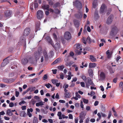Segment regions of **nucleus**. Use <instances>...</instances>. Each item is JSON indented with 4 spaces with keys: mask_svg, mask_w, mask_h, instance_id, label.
<instances>
[{
    "mask_svg": "<svg viewBox=\"0 0 123 123\" xmlns=\"http://www.w3.org/2000/svg\"><path fill=\"white\" fill-rule=\"evenodd\" d=\"M118 31V29L116 26H114L112 27L111 31L110 32V35L113 36L116 35L117 34Z\"/></svg>",
    "mask_w": 123,
    "mask_h": 123,
    "instance_id": "1",
    "label": "nucleus"
},
{
    "mask_svg": "<svg viewBox=\"0 0 123 123\" xmlns=\"http://www.w3.org/2000/svg\"><path fill=\"white\" fill-rule=\"evenodd\" d=\"M12 11L10 10H7L4 12V16L7 18H9L12 16Z\"/></svg>",
    "mask_w": 123,
    "mask_h": 123,
    "instance_id": "2",
    "label": "nucleus"
},
{
    "mask_svg": "<svg viewBox=\"0 0 123 123\" xmlns=\"http://www.w3.org/2000/svg\"><path fill=\"white\" fill-rule=\"evenodd\" d=\"M71 35L69 32H66L64 34V38L67 40H69L71 38Z\"/></svg>",
    "mask_w": 123,
    "mask_h": 123,
    "instance_id": "3",
    "label": "nucleus"
},
{
    "mask_svg": "<svg viewBox=\"0 0 123 123\" xmlns=\"http://www.w3.org/2000/svg\"><path fill=\"white\" fill-rule=\"evenodd\" d=\"M37 18L40 19L42 18L43 17V13L42 11L39 10L37 12Z\"/></svg>",
    "mask_w": 123,
    "mask_h": 123,
    "instance_id": "4",
    "label": "nucleus"
},
{
    "mask_svg": "<svg viewBox=\"0 0 123 123\" xmlns=\"http://www.w3.org/2000/svg\"><path fill=\"white\" fill-rule=\"evenodd\" d=\"M15 79L13 78L8 79L7 78H4L3 79V81L5 83H11L13 82Z\"/></svg>",
    "mask_w": 123,
    "mask_h": 123,
    "instance_id": "5",
    "label": "nucleus"
},
{
    "mask_svg": "<svg viewBox=\"0 0 123 123\" xmlns=\"http://www.w3.org/2000/svg\"><path fill=\"white\" fill-rule=\"evenodd\" d=\"M74 4L76 6L81 9L82 8V4L81 2L78 0H76L74 2Z\"/></svg>",
    "mask_w": 123,
    "mask_h": 123,
    "instance_id": "6",
    "label": "nucleus"
},
{
    "mask_svg": "<svg viewBox=\"0 0 123 123\" xmlns=\"http://www.w3.org/2000/svg\"><path fill=\"white\" fill-rule=\"evenodd\" d=\"M113 17V15H110L107 19L106 23L108 25L110 24L112 21Z\"/></svg>",
    "mask_w": 123,
    "mask_h": 123,
    "instance_id": "7",
    "label": "nucleus"
},
{
    "mask_svg": "<svg viewBox=\"0 0 123 123\" xmlns=\"http://www.w3.org/2000/svg\"><path fill=\"white\" fill-rule=\"evenodd\" d=\"M30 32V30L29 28H26L24 30L23 33V35L25 36L29 35Z\"/></svg>",
    "mask_w": 123,
    "mask_h": 123,
    "instance_id": "8",
    "label": "nucleus"
},
{
    "mask_svg": "<svg viewBox=\"0 0 123 123\" xmlns=\"http://www.w3.org/2000/svg\"><path fill=\"white\" fill-rule=\"evenodd\" d=\"M75 17L78 19H80L83 17V12H79L75 14Z\"/></svg>",
    "mask_w": 123,
    "mask_h": 123,
    "instance_id": "9",
    "label": "nucleus"
},
{
    "mask_svg": "<svg viewBox=\"0 0 123 123\" xmlns=\"http://www.w3.org/2000/svg\"><path fill=\"white\" fill-rule=\"evenodd\" d=\"M105 7V4H103L102 5L99 11L100 13H102L103 12Z\"/></svg>",
    "mask_w": 123,
    "mask_h": 123,
    "instance_id": "10",
    "label": "nucleus"
},
{
    "mask_svg": "<svg viewBox=\"0 0 123 123\" xmlns=\"http://www.w3.org/2000/svg\"><path fill=\"white\" fill-rule=\"evenodd\" d=\"M31 59L30 58H25L22 60V64L24 65H25L27 64L28 62V59Z\"/></svg>",
    "mask_w": 123,
    "mask_h": 123,
    "instance_id": "11",
    "label": "nucleus"
},
{
    "mask_svg": "<svg viewBox=\"0 0 123 123\" xmlns=\"http://www.w3.org/2000/svg\"><path fill=\"white\" fill-rule=\"evenodd\" d=\"M49 6L48 5L44 4H43L42 6V8L44 10H48L49 9Z\"/></svg>",
    "mask_w": 123,
    "mask_h": 123,
    "instance_id": "12",
    "label": "nucleus"
},
{
    "mask_svg": "<svg viewBox=\"0 0 123 123\" xmlns=\"http://www.w3.org/2000/svg\"><path fill=\"white\" fill-rule=\"evenodd\" d=\"M86 115V114L83 112H82L80 114L79 116L80 118V119H84L85 118V116Z\"/></svg>",
    "mask_w": 123,
    "mask_h": 123,
    "instance_id": "13",
    "label": "nucleus"
},
{
    "mask_svg": "<svg viewBox=\"0 0 123 123\" xmlns=\"http://www.w3.org/2000/svg\"><path fill=\"white\" fill-rule=\"evenodd\" d=\"M46 39L48 42L53 46L54 43L51 38L49 37H46Z\"/></svg>",
    "mask_w": 123,
    "mask_h": 123,
    "instance_id": "14",
    "label": "nucleus"
},
{
    "mask_svg": "<svg viewBox=\"0 0 123 123\" xmlns=\"http://www.w3.org/2000/svg\"><path fill=\"white\" fill-rule=\"evenodd\" d=\"M74 24L76 28L79 27L80 25L79 23L77 20H74Z\"/></svg>",
    "mask_w": 123,
    "mask_h": 123,
    "instance_id": "15",
    "label": "nucleus"
},
{
    "mask_svg": "<svg viewBox=\"0 0 123 123\" xmlns=\"http://www.w3.org/2000/svg\"><path fill=\"white\" fill-rule=\"evenodd\" d=\"M88 73L89 74V76L90 77H92L93 75V70L92 69H88Z\"/></svg>",
    "mask_w": 123,
    "mask_h": 123,
    "instance_id": "16",
    "label": "nucleus"
},
{
    "mask_svg": "<svg viewBox=\"0 0 123 123\" xmlns=\"http://www.w3.org/2000/svg\"><path fill=\"white\" fill-rule=\"evenodd\" d=\"M43 53L45 60H47L48 58V56L46 51V50H44L43 51Z\"/></svg>",
    "mask_w": 123,
    "mask_h": 123,
    "instance_id": "17",
    "label": "nucleus"
},
{
    "mask_svg": "<svg viewBox=\"0 0 123 123\" xmlns=\"http://www.w3.org/2000/svg\"><path fill=\"white\" fill-rule=\"evenodd\" d=\"M89 59L92 62H94L96 61V58H95L94 56L93 55H90V56Z\"/></svg>",
    "mask_w": 123,
    "mask_h": 123,
    "instance_id": "18",
    "label": "nucleus"
},
{
    "mask_svg": "<svg viewBox=\"0 0 123 123\" xmlns=\"http://www.w3.org/2000/svg\"><path fill=\"white\" fill-rule=\"evenodd\" d=\"M54 47L56 50H58L60 48V44L58 43H56Z\"/></svg>",
    "mask_w": 123,
    "mask_h": 123,
    "instance_id": "19",
    "label": "nucleus"
},
{
    "mask_svg": "<svg viewBox=\"0 0 123 123\" xmlns=\"http://www.w3.org/2000/svg\"><path fill=\"white\" fill-rule=\"evenodd\" d=\"M96 66V64L95 63H89V67L90 68H94Z\"/></svg>",
    "mask_w": 123,
    "mask_h": 123,
    "instance_id": "20",
    "label": "nucleus"
},
{
    "mask_svg": "<svg viewBox=\"0 0 123 123\" xmlns=\"http://www.w3.org/2000/svg\"><path fill=\"white\" fill-rule=\"evenodd\" d=\"M87 81L88 83L90 85L92 86L94 85V84L92 81L90 77H87Z\"/></svg>",
    "mask_w": 123,
    "mask_h": 123,
    "instance_id": "21",
    "label": "nucleus"
},
{
    "mask_svg": "<svg viewBox=\"0 0 123 123\" xmlns=\"http://www.w3.org/2000/svg\"><path fill=\"white\" fill-rule=\"evenodd\" d=\"M65 97L67 98H69L71 97V94L69 92H66L64 94Z\"/></svg>",
    "mask_w": 123,
    "mask_h": 123,
    "instance_id": "22",
    "label": "nucleus"
},
{
    "mask_svg": "<svg viewBox=\"0 0 123 123\" xmlns=\"http://www.w3.org/2000/svg\"><path fill=\"white\" fill-rule=\"evenodd\" d=\"M36 30L37 31L40 30V23L39 22L36 24Z\"/></svg>",
    "mask_w": 123,
    "mask_h": 123,
    "instance_id": "23",
    "label": "nucleus"
},
{
    "mask_svg": "<svg viewBox=\"0 0 123 123\" xmlns=\"http://www.w3.org/2000/svg\"><path fill=\"white\" fill-rule=\"evenodd\" d=\"M34 55L36 59H37V58L38 59H39V52H35L34 53Z\"/></svg>",
    "mask_w": 123,
    "mask_h": 123,
    "instance_id": "24",
    "label": "nucleus"
},
{
    "mask_svg": "<svg viewBox=\"0 0 123 123\" xmlns=\"http://www.w3.org/2000/svg\"><path fill=\"white\" fill-rule=\"evenodd\" d=\"M60 60V59L58 58L56 59L52 64V65H54L56 63H57Z\"/></svg>",
    "mask_w": 123,
    "mask_h": 123,
    "instance_id": "25",
    "label": "nucleus"
},
{
    "mask_svg": "<svg viewBox=\"0 0 123 123\" xmlns=\"http://www.w3.org/2000/svg\"><path fill=\"white\" fill-rule=\"evenodd\" d=\"M53 37L54 40L55 42H57V37L56 34L55 33H53Z\"/></svg>",
    "mask_w": 123,
    "mask_h": 123,
    "instance_id": "26",
    "label": "nucleus"
},
{
    "mask_svg": "<svg viewBox=\"0 0 123 123\" xmlns=\"http://www.w3.org/2000/svg\"><path fill=\"white\" fill-rule=\"evenodd\" d=\"M73 63V62L72 61H70L68 62H66L65 65L67 66H70Z\"/></svg>",
    "mask_w": 123,
    "mask_h": 123,
    "instance_id": "27",
    "label": "nucleus"
},
{
    "mask_svg": "<svg viewBox=\"0 0 123 123\" xmlns=\"http://www.w3.org/2000/svg\"><path fill=\"white\" fill-rule=\"evenodd\" d=\"M60 3L58 2H57L54 4L53 6V7L54 8H55L57 7L60 5Z\"/></svg>",
    "mask_w": 123,
    "mask_h": 123,
    "instance_id": "28",
    "label": "nucleus"
},
{
    "mask_svg": "<svg viewBox=\"0 0 123 123\" xmlns=\"http://www.w3.org/2000/svg\"><path fill=\"white\" fill-rule=\"evenodd\" d=\"M44 104L42 102H39L38 103H36V105L37 106H42Z\"/></svg>",
    "mask_w": 123,
    "mask_h": 123,
    "instance_id": "29",
    "label": "nucleus"
},
{
    "mask_svg": "<svg viewBox=\"0 0 123 123\" xmlns=\"http://www.w3.org/2000/svg\"><path fill=\"white\" fill-rule=\"evenodd\" d=\"M6 113L8 115L10 116H11L13 114L12 113L10 109H8L7 110Z\"/></svg>",
    "mask_w": 123,
    "mask_h": 123,
    "instance_id": "30",
    "label": "nucleus"
},
{
    "mask_svg": "<svg viewBox=\"0 0 123 123\" xmlns=\"http://www.w3.org/2000/svg\"><path fill=\"white\" fill-rule=\"evenodd\" d=\"M64 67L63 65H62L61 66H58V68L60 70L62 71L63 69L64 68Z\"/></svg>",
    "mask_w": 123,
    "mask_h": 123,
    "instance_id": "31",
    "label": "nucleus"
},
{
    "mask_svg": "<svg viewBox=\"0 0 123 123\" xmlns=\"http://www.w3.org/2000/svg\"><path fill=\"white\" fill-rule=\"evenodd\" d=\"M86 41L89 44L92 42L91 39L89 36H88L86 39Z\"/></svg>",
    "mask_w": 123,
    "mask_h": 123,
    "instance_id": "32",
    "label": "nucleus"
},
{
    "mask_svg": "<svg viewBox=\"0 0 123 123\" xmlns=\"http://www.w3.org/2000/svg\"><path fill=\"white\" fill-rule=\"evenodd\" d=\"M112 110L113 111V112L114 113V115L115 117H117V114L116 112L115 111V108L114 107H113L112 108Z\"/></svg>",
    "mask_w": 123,
    "mask_h": 123,
    "instance_id": "33",
    "label": "nucleus"
},
{
    "mask_svg": "<svg viewBox=\"0 0 123 123\" xmlns=\"http://www.w3.org/2000/svg\"><path fill=\"white\" fill-rule=\"evenodd\" d=\"M33 123H38L37 118L35 117H34L33 121Z\"/></svg>",
    "mask_w": 123,
    "mask_h": 123,
    "instance_id": "34",
    "label": "nucleus"
},
{
    "mask_svg": "<svg viewBox=\"0 0 123 123\" xmlns=\"http://www.w3.org/2000/svg\"><path fill=\"white\" fill-rule=\"evenodd\" d=\"M97 5V2L94 1L93 3V7L95 8H96Z\"/></svg>",
    "mask_w": 123,
    "mask_h": 123,
    "instance_id": "35",
    "label": "nucleus"
},
{
    "mask_svg": "<svg viewBox=\"0 0 123 123\" xmlns=\"http://www.w3.org/2000/svg\"><path fill=\"white\" fill-rule=\"evenodd\" d=\"M54 11V12L56 14H58L60 13L59 10L57 8L55 9Z\"/></svg>",
    "mask_w": 123,
    "mask_h": 123,
    "instance_id": "36",
    "label": "nucleus"
},
{
    "mask_svg": "<svg viewBox=\"0 0 123 123\" xmlns=\"http://www.w3.org/2000/svg\"><path fill=\"white\" fill-rule=\"evenodd\" d=\"M20 42L22 41V42H25V39L24 37H20Z\"/></svg>",
    "mask_w": 123,
    "mask_h": 123,
    "instance_id": "37",
    "label": "nucleus"
},
{
    "mask_svg": "<svg viewBox=\"0 0 123 123\" xmlns=\"http://www.w3.org/2000/svg\"><path fill=\"white\" fill-rule=\"evenodd\" d=\"M86 39L85 37H83L82 39V42L85 44H86Z\"/></svg>",
    "mask_w": 123,
    "mask_h": 123,
    "instance_id": "38",
    "label": "nucleus"
},
{
    "mask_svg": "<svg viewBox=\"0 0 123 123\" xmlns=\"http://www.w3.org/2000/svg\"><path fill=\"white\" fill-rule=\"evenodd\" d=\"M5 60H3V62L1 65V67H3L5 66L6 65V64L5 62Z\"/></svg>",
    "mask_w": 123,
    "mask_h": 123,
    "instance_id": "39",
    "label": "nucleus"
},
{
    "mask_svg": "<svg viewBox=\"0 0 123 123\" xmlns=\"http://www.w3.org/2000/svg\"><path fill=\"white\" fill-rule=\"evenodd\" d=\"M75 51L77 54H78L79 55L81 53V51H79V50L75 49Z\"/></svg>",
    "mask_w": 123,
    "mask_h": 123,
    "instance_id": "40",
    "label": "nucleus"
},
{
    "mask_svg": "<svg viewBox=\"0 0 123 123\" xmlns=\"http://www.w3.org/2000/svg\"><path fill=\"white\" fill-rule=\"evenodd\" d=\"M100 77H105V73L103 72H101L100 74Z\"/></svg>",
    "mask_w": 123,
    "mask_h": 123,
    "instance_id": "41",
    "label": "nucleus"
},
{
    "mask_svg": "<svg viewBox=\"0 0 123 123\" xmlns=\"http://www.w3.org/2000/svg\"><path fill=\"white\" fill-rule=\"evenodd\" d=\"M119 86L120 88H123V82L121 81L120 83Z\"/></svg>",
    "mask_w": 123,
    "mask_h": 123,
    "instance_id": "42",
    "label": "nucleus"
},
{
    "mask_svg": "<svg viewBox=\"0 0 123 123\" xmlns=\"http://www.w3.org/2000/svg\"><path fill=\"white\" fill-rule=\"evenodd\" d=\"M83 101L84 103L87 104L88 102V100L87 99H86L85 98H84L83 99Z\"/></svg>",
    "mask_w": 123,
    "mask_h": 123,
    "instance_id": "43",
    "label": "nucleus"
},
{
    "mask_svg": "<svg viewBox=\"0 0 123 123\" xmlns=\"http://www.w3.org/2000/svg\"><path fill=\"white\" fill-rule=\"evenodd\" d=\"M51 81L52 83L54 84H55L56 82L58 81V80H57L54 79L52 80Z\"/></svg>",
    "mask_w": 123,
    "mask_h": 123,
    "instance_id": "44",
    "label": "nucleus"
},
{
    "mask_svg": "<svg viewBox=\"0 0 123 123\" xmlns=\"http://www.w3.org/2000/svg\"><path fill=\"white\" fill-rule=\"evenodd\" d=\"M61 40L62 41V43L63 44H64L65 43V40L64 38L63 37H61Z\"/></svg>",
    "mask_w": 123,
    "mask_h": 123,
    "instance_id": "45",
    "label": "nucleus"
},
{
    "mask_svg": "<svg viewBox=\"0 0 123 123\" xmlns=\"http://www.w3.org/2000/svg\"><path fill=\"white\" fill-rule=\"evenodd\" d=\"M30 87L28 88L26 91H25L23 92V94H26L27 92H28L29 91H30Z\"/></svg>",
    "mask_w": 123,
    "mask_h": 123,
    "instance_id": "46",
    "label": "nucleus"
},
{
    "mask_svg": "<svg viewBox=\"0 0 123 123\" xmlns=\"http://www.w3.org/2000/svg\"><path fill=\"white\" fill-rule=\"evenodd\" d=\"M75 94L76 97H77V98H80L81 96H80V95L78 94V93L77 92H76Z\"/></svg>",
    "mask_w": 123,
    "mask_h": 123,
    "instance_id": "47",
    "label": "nucleus"
},
{
    "mask_svg": "<svg viewBox=\"0 0 123 123\" xmlns=\"http://www.w3.org/2000/svg\"><path fill=\"white\" fill-rule=\"evenodd\" d=\"M38 6V3L37 2H35L34 3V7L35 9L37 8Z\"/></svg>",
    "mask_w": 123,
    "mask_h": 123,
    "instance_id": "48",
    "label": "nucleus"
},
{
    "mask_svg": "<svg viewBox=\"0 0 123 123\" xmlns=\"http://www.w3.org/2000/svg\"><path fill=\"white\" fill-rule=\"evenodd\" d=\"M31 103L33 105H34L35 103L36 102V101L34 100L33 99H32L31 101Z\"/></svg>",
    "mask_w": 123,
    "mask_h": 123,
    "instance_id": "49",
    "label": "nucleus"
},
{
    "mask_svg": "<svg viewBox=\"0 0 123 123\" xmlns=\"http://www.w3.org/2000/svg\"><path fill=\"white\" fill-rule=\"evenodd\" d=\"M111 111H110L109 114L108 116L107 117L108 119H109L111 117Z\"/></svg>",
    "mask_w": 123,
    "mask_h": 123,
    "instance_id": "50",
    "label": "nucleus"
},
{
    "mask_svg": "<svg viewBox=\"0 0 123 123\" xmlns=\"http://www.w3.org/2000/svg\"><path fill=\"white\" fill-rule=\"evenodd\" d=\"M35 89V87H32L30 88V91L31 92H32Z\"/></svg>",
    "mask_w": 123,
    "mask_h": 123,
    "instance_id": "51",
    "label": "nucleus"
},
{
    "mask_svg": "<svg viewBox=\"0 0 123 123\" xmlns=\"http://www.w3.org/2000/svg\"><path fill=\"white\" fill-rule=\"evenodd\" d=\"M51 84L49 83H48L47 84L45 85V86H46L48 88H49L50 87V86Z\"/></svg>",
    "mask_w": 123,
    "mask_h": 123,
    "instance_id": "52",
    "label": "nucleus"
},
{
    "mask_svg": "<svg viewBox=\"0 0 123 123\" xmlns=\"http://www.w3.org/2000/svg\"><path fill=\"white\" fill-rule=\"evenodd\" d=\"M52 71L53 73L54 74H55L56 73L57 71V69H52Z\"/></svg>",
    "mask_w": 123,
    "mask_h": 123,
    "instance_id": "53",
    "label": "nucleus"
},
{
    "mask_svg": "<svg viewBox=\"0 0 123 123\" xmlns=\"http://www.w3.org/2000/svg\"><path fill=\"white\" fill-rule=\"evenodd\" d=\"M27 112H32L33 111V109L32 108L30 109H27Z\"/></svg>",
    "mask_w": 123,
    "mask_h": 123,
    "instance_id": "54",
    "label": "nucleus"
},
{
    "mask_svg": "<svg viewBox=\"0 0 123 123\" xmlns=\"http://www.w3.org/2000/svg\"><path fill=\"white\" fill-rule=\"evenodd\" d=\"M82 30V28H81L80 29V30L78 34V36H80V35H81Z\"/></svg>",
    "mask_w": 123,
    "mask_h": 123,
    "instance_id": "55",
    "label": "nucleus"
},
{
    "mask_svg": "<svg viewBox=\"0 0 123 123\" xmlns=\"http://www.w3.org/2000/svg\"><path fill=\"white\" fill-rule=\"evenodd\" d=\"M14 106V104L12 102H11L9 104V106L12 107Z\"/></svg>",
    "mask_w": 123,
    "mask_h": 123,
    "instance_id": "56",
    "label": "nucleus"
},
{
    "mask_svg": "<svg viewBox=\"0 0 123 123\" xmlns=\"http://www.w3.org/2000/svg\"><path fill=\"white\" fill-rule=\"evenodd\" d=\"M15 74V73H11L9 74V76L11 77L14 76H15L14 74Z\"/></svg>",
    "mask_w": 123,
    "mask_h": 123,
    "instance_id": "57",
    "label": "nucleus"
},
{
    "mask_svg": "<svg viewBox=\"0 0 123 123\" xmlns=\"http://www.w3.org/2000/svg\"><path fill=\"white\" fill-rule=\"evenodd\" d=\"M76 48L77 49H79L80 48V44L79 43L76 44Z\"/></svg>",
    "mask_w": 123,
    "mask_h": 123,
    "instance_id": "58",
    "label": "nucleus"
},
{
    "mask_svg": "<svg viewBox=\"0 0 123 123\" xmlns=\"http://www.w3.org/2000/svg\"><path fill=\"white\" fill-rule=\"evenodd\" d=\"M111 11V9L110 8L108 10L107 12V13L108 15H109L110 14Z\"/></svg>",
    "mask_w": 123,
    "mask_h": 123,
    "instance_id": "59",
    "label": "nucleus"
},
{
    "mask_svg": "<svg viewBox=\"0 0 123 123\" xmlns=\"http://www.w3.org/2000/svg\"><path fill=\"white\" fill-rule=\"evenodd\" d=\"M80 84L81 85V86L83 87H84L85 86V84L84 82H81L80 83Z\"/></svg>",
    "mask_w": 123,
    "mask_h": 123,
    "instance_id": "60",
    "label": "nucleus"
},
{
    "mask_svg": "<svg viewBox=\"0 0 123 123\" xmlns=\"http://www.w3.org/2000/svg\"><path fill=\"white\" fill-rule=\"evenodd\" d=\"M19 93L18 91H16L15 92V96L16 97H18L19 95Z\"/></svg>",
    "mask_w": 123,
    "mask_h": 123,
    "instance_id": "61",
    "label": "nucleus"
},
{
    "mask_svg": "<svg viewBox=\"0 0 123 123\" xmlns=\"http://www.w3.org/2000/svg\"><path fill=\"white\" fill-rule=\"evenodd\" d=\"M105 77H99V80L101 81H103L105 80Z\"/></svg>",
    "mask_w": 123,
    "mask_h": 123,
    "instance_id": "62",
    "label": "nucleus"
},
{
    "mask_svg": "<svg viewBox=\"0 0 123 123\" xmlns=\"http://www.w3.org/2000/svg\"><path fill=\"white\" fill-rule=\"evenodd\" d=\"M49 4L50 6H52L53 4V1L51 0L49 1Z\"/></svg>",
    "mask_w": 123,
    "mask_h": 123,
    "instance_id": "63",
    "label": "nucleus"
},
{
    "mask_svg": "<svg viewBox=\"0 0 123 123\" xmlns=\"http://www.w3.org/2000/svg\"><path fill=\"white\" fill-rule=\"evenodd\" d=\"M68 117H69L68 118L69 119H73V116L72 114H69L68 115Z\"/></svg>",
    "mask_w": 123,
    "mask_h": 123,
    "instance_id": "64",
    "label": "nucleus"
}]
</instances>
